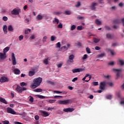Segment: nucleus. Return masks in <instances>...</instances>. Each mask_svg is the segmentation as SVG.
<instances>
[{"instance_id": "47", "label": "nucleus", "mask_w": 124, "mask_h": 124, "mask_svg": "<svg viewBox=\"0 0 124 124\" xmlns=\"http://www.w3.org/2000/svg\"><path fill=\"white\" fill-rule=\"evenodd\" d=\"M62 64H63V63H60L59 64H57V66L58 68H60L62 66Z\"/></svg>"}, {"instance_id": "52", "label": "nucleus", "mask_w": 124, "mask_h": 124, "mask_svg": "<svg viewBox=\"0 0 124 124\" xmlns=\"http://www.w3.org/2000/svg\"><path fill=\"white\" fill-rule=\"evenodd\" d=\"M26 85H27V83L25 82H23L20 83V86L21 87H24V86H26Z\"/></svg>"}, {"instance_id": "49", "label": "nucleus", "mask_w": 124, "mask_h": 124, "mask_svg": "<svg viewBox=\"0 0 124 124\" xmlns=\"http://www.w3.org/2000/svg\"><path fill=\"white\" fill-rule=\"evenodd\" d=\"M103 57H105V53H103L99 55V58H103Z\"/></svg>"}, {"instance_id": "28", "label": "nucleus", "mask_w": 124, "mask_h": 124, "mask_svg": "<svg viewBox=\"0 0 124 124\" xmlns=\"http://www.w3.org/2000/svg\"><path fill=\"white\" fill-rule=\"evenodd\" d=\"M35 93H41L42 92V89L40 88L36 89L34 90Z\"/></svg>"}, {"instance_id": "64", "label": "nucleus", "mask_w": 124, "mask_h": 124, "mask_svg": "<svg viewBox=\"0 0 124 124\" xmlns=\"http://www.w3.org/2000/svg\"><path fill=\"white\" fill-rule=\"evenodd\" d=\"M95 50L98 51V50H100V47L99 46H95Z\"/></svg>"}, {"instance_id": "63", "label": "nucleus", "mask_w": 124, "mask_h": 124, "mask_svg": "<svg viewBox=\"0 0 124 124\" xmlns=\"http://www.w3.org/2000/svg\"><path fill=\"white\" fill-rule=\"evenodd\" d=\"M108 65H114V62H110L108 63Z\"/></svg>"}, {"instance_id": "22", "label": "nucleus", "mask_w": 124, "mask_h": 124, "mask_svg": "<svg viewBox=\"0 0 124 124\" xmlns=\"http://www.w3.org/2000/svg\"><path fill=\"white\" fill-rule=\"evenodd\" d=\"M6 58V56H4L3 53L0 52V60H4Z\"/></svg>"}, {"instance_id": "20", "label": "nucleus", "mask_w": 124, "mask_h": 124, "mask_svg": "<svg viewBox=\"0 0 124 124\" xmlns=\"http://www.w3.org/2000/svg\"><path fill=\"white\" fill-rule=\"evenodd\" d=\"M49 58H47L44 60L43 63L46 64V65H48L49 64Z\"/></svg>"}, {"instance_id": "34", "label": "nucleus", "mask_w": 124, "mask_h": 124, "mask_svg": "<svg viewBox=\"0 0 124 124\" xmlns=\"http://www.w3.org/2000/svg\"><path fill=\"white\" fill-rule=\"evenodd\" d=\"M69 60H74V55L72 54L69 56Z\"/></svg>"}, {"instance_id": "48", "label": "nucleus", "mask_w": 124, "mask_h": 124, "mask_svg": "<svg viewBox=\"0 0 124 124\" xmlns=\"http://www.w3.org/2000/svg\"><path fill=\"white\" fill-rule=\"evenodd\" d=\"M77 30L78 31H82L83 30V26H78Z\"/></svg>"}, {"instance_id": "13", "label": "nucleus", "mask_w": 124, "mask_h": 124, "mask_svg": "<svg viewBox=\"0 0 124 124\" xmlns=\"http://www.w3.org/2000/svg\"><path fill=\"white\" fill-rule=\"evenodd\" d=\"M41 113L43 114V117H48V116H49V113L47 111L42 110Z\"/></svg>"}, {"instance_id": "39", "label": "nucleus", "mask_w": 124, "mask_h": 124, "mask_svg": "<svg viewBox=\"0 0 124 124\" xmlns=\"http://www.w3.org/2000/svg\"><path fill=\"white\" fill-rule=\"evenodd\" d=\"M87 58H88V55L87 54L84 55L83 57H82L83 61H84V60H86Z\"/></svg>"}, {"instance_id": "58", "label": "nucleus", "mask_w": 124, "mask_h": 124, "mask_svg": "<svg viewBox=\"0 0 124 124\" xmlns=\"http://www.w3.org/2000/svg\"><path fill=\"white\" fill-rule=\"evenodd\" d=\"M61 49H64L65 50V51H67V50H68V48H67V47H66V46H62V47H61Z\"/></svg>"}, {"instance_id": "36", "label": "nucleus", "mask_w": 124, "mask_h": 124, "mask_svg": "<svg viewBox=\"0 0 124 124\" xmlns=\"http://www.w3.org/2000/svg\"><path fill=\"white\" fill-rule=\"evenodd\" d=\"M57 28L58 29H62V23H60L58 25Z\"/></svg>"}, {"instance_id": "33", "label": "nucleus", "mask_w": 124, "mask_h": 124, "mask_svg": "<svg viewBox=\"0 0 124 124\" xmlns=\"http://www.w3.org/2000/svg\"><path fill=\"white\" fill-rule=\"evenodd\" d=\"M9 51V48L8 47H5L3 50V53H7Z\"/></svg>"}, {"instance_id": "17", "label": "nucleus", "mask_w": 124, "mask_h": 124, "mask_svg": "<svg viewBox=\"0 0 124 124\" xmlns=\"http://www.w3.org/2000/svg\"><path fill=\"white\" fill-rule=\"evenodd\" d=\"M14 72L15 74H16V75H19V74H20V73H21V71H20V70H19L18 69H15L14 70Z\"/></svg>"}, {"instance_id": "2", "label": "nucleus", "mask_w": 124, "mask_h": 124, "mask_svg": "<svg viewBox=\"0 0 124 124\" xmlns=\"http://www.w3.org/2000/svg\"><path fill=\"white\" fill-rule=\"evenodd\" d=\"M73 102V100L72 99H67L65 100H59L58 101V104L60 105H66V104H68L69 103H72Z\"/></svg>"}, {"instance_id": "60", "label": "nucleus", "mask_w": 124, "mask_h": 124, "mask_svg": "<svg viewBox=\"0 0 124 124\" xmlns=\"http://www.w3.org/2000/svg\"><path fill=\"white\" fill-rule=\"evenodd\" d=\"M3 124H9V121H4L2 122Z\"/></svg>"}, {"instance_id": "6", "label": "nucleus", "mask_w": 124, "mask_h": 124, "mask_svg": "<svg viewBox=\"0 0 124 124\" xmlns=\"http://www.w3.org/2000/svg\"><path fill=\"white\" fill-rule=\"evenodd\" d=\"M12 61L13 65H16L17 62H16V58L15 57V54L14 53H12Z\"/></svg>"}, {"instance_id": "25", "label": "nucleus", "mask_w": 124, "mask_h": 124, "mask_svg": "<svg viewBox=\"0 0 124 124\" xmlns=\"http://www.w3.org/2000/svg\"><path fill=\"white\" fill-rule=\"evenodd\" d=\"M8 31H14V29H13V27H12V25H9L8 26Z\"/></svg>"}, {"instance_id": "54", "label": "nucleus", "mask_w": 124, "mask_h": 124, "mask_svg": "<svg viewBox=\"0 0 124 124\" xmlns=\"http://www.w3.org/2000/svg\"><path fill=\"white\" fill-rule=\"evenodd\" d=\"M19 39L20 41H21V40H23V39H24V36L22 35L19 36Z\"/></svg>"}, {"instance_id": "59", "label": "nucleus", "mask_w": 124, "mask_h": 124, "mask_svg": "<svg viewBox=\"0 0 124 124\" xmlns=\"http://www.w3.org/2000/svg\"><path fill=\"white\" fill-rule=\"evenodd\" d=\"M93 86H98V82H93Z\"/></svg>"}, {"instance_id": "57", "label": "nucleus", "mask_w": 124, "mask_h": 124, "mask_svg": "<svg viewBox=\"0 0 124 124\" xmlns=\"http://www.w3.org/2000/svg\"><path fill=\"white\" fill-rule=\"evenodd\" d=\"M34 119L35 120H36V121H38V120H39V116L38 115L35 116Z\"/></svg>"}, {"instance_id": "41", "label": "nucleus", "mask_w": 124, "mask_h": 124, "mask_svg": "<svg viewBox=\"0 0 124 124\" xmlns=\"http://www.w3.org/2000/svg\"><path fill=\"white\" fill-rule=\"evenodd\" d=\"M29 32H31V29H28L25 31V34H29Z\"/></svg>"}, {"instance_id": "19", "label": "nucleus", "mask_w": 124, "mask_h": 124, "mask_svg": "<svg viewBox=\"0 0 124 124\" xmlns=\"http://www.w3.org/2000/svg\"><path fill=\"white\" fill-rule=\"evenodd\" d=\"M113 37H114V36L113 35V34H111L109 33L107 34V38L108 39H112L113 38Z\"/></svg>"}, {"instance_id": "46", "label": "nucleus", "mask_w": 124, "mask_h": 124, "mask_svg": "<svg viewBox=\"0 0 124 124\" xmlns=\"http://www.w3.org/2000/svg\"><path fill=\"white\" fill-rule=\"evenodd\" d=\"M37 96L39 98H41L42 99H43L45 98V96L41 95H37Z\"/></svg>"}, {"instance_id": "23", "label": "nucleus", "mask_w": 124, "mask_h": 124, "mask_svg": "<svg viewBox=\"0 0 124 124\" xmlns=\"http://www.w3.org/2000/svg\"><path fill=\"white\" fill-rule=\"evenodd\" d=\"M75 6L77 8H79V7H80V6H81V2H80V1L77 2V3L75 4Z\"/></svg>"}, {"instance_id": "61", "label": "nucleus", "mask_w": 124, "mask_h": 124, "mask_svg": "<svg viewBox=\"0 0 124 124\" xmlns=\"http://www.w3.org/2000/svg\"><path fill=\"white\" fill-rule=\"evenodd\" d=\"M2 20L3 21H7V20H8V18L6 16H3L2 18Z\"/></svg>"}, {"instance_id": "14", "label": "nucleus", "mask_w": 124, "mask_h": 124, "mask_svg": "<svg viewBox=\"0 0 124 124\" xmlns=\"http://www.w3.org/2000/svg\"><path fill=\"white\" fill-rule=\"evenodd\" d=\"M106 50L107 52H110L112 56H114V55H115V51L113 50H112L110 48H106Z\"/></svg>"}, {"instance_id": "45", "label": "nucleus", "mask_w": 124, "mask_h": 124, "mask_svg": "<svg viewBox=\"0 0 124 124\" xmlns=\"http://www.w3.org/2000/svg\"><path fill=\"white\" fill-rule=\"evenodd\" d=\"M54 15H61L62 12H55L54 13Z\"/></svg>"}, {"instance_id": "27", "label": "nucleus", "mask_w": 124, "mask_h": 124, "mask_svg": "<svg viewBox=\"0 0 124 124\" xmlns=\"http://www.w3.org/2000/svg\"><path fill=\"white\" fill-rule=\"evenodd\" d=\"M35 74V72L34 71H30L29 73V75L31 77L32 76H33Z\"/></svg>"}, {"instance_id": "3", "label": "nucleus", "mask_w": 124, "mask_h": 124, "mask_svg": "<svg viewBox=\"0 0 124 124\" xmlns=\"http://www.w3.org/2000/svg\"><path fill=\"white\" fill-rule=\"evenodd\" d=\"M16 90L18 93H22L24 91H27V89L25 87H21V86L19 85H17Z\"/></svg>"}, {"instance_id": "37", "label": "nucleus", "mask_w": 124, "mask_h": 124, "mask_svg": "<svg viewBox=\"0 0 124 124\" xmlns=\"http://www.w3.org/2000/svg\"><path fill=\"white\" fill-rule=\"evenodd\" d=\"M30 98L29 99V101L31 103L33 102V101H34L33 97L31 96H30Z\"/></svg>"}, {"instance_id": "40", "label": "nucleus", "mask_w": 124, "mask_h": 124, "mask_svg": "<svg viewBox=\"0 0 124 124\" xmlns=\"http://www.w3.org/2000/svg\"><path fill=\"white\" fill-rule=\"evenodd\" d=\"M56 48H61V43L58 42L56 44Z\"/></svg>"}, {"instance_id": "53", "label": "nucleus", "mask_w": 124, "mask_h": 124, "mask_svg": "<svg viewBox=\"0 0 124 124\" xmlns=\"http://www.w3.org/2000/svg\"><path fill=\"white\" fill-rule=\"evenodd\" d=\"M46 40H47V36H44L43 39V42L45 43V42H46Z\"/></svg>"}, {"instance_id": "7", "label": "nucleus", "mask_w": 124, "mask_h": 124, "mask_svg": "<svg viewBox=\"0 0 124 124\" xmlns=\"http://www.w3.org/2000/svg\"><path fill=\"white\" fill-rule=\"evenodd\" d=\"M20 10V9L15 8L11 11V14H12V15H19Z\"/></svg>"}, {"instance_id": "42", "label": "nucleus", "mask_w": 124, "mask_h": 124, "mask_svg": "<svg viewBox=\"0 0 124 124\" xmlns=\"http://www.w3.org/2000/svg\"><path fill=\"white\" fill-rule=\"evenodd\" d=\"M86 50L88 54H91V49L90 48L87 47Z\"/></svg>"}, {"instance_id": "62", "label": "nucleus", "mask_w": 124, "mask_h": 124, "mask_svg": "<svg viewBox=\"0 0 124 124\" xmlns=\"http://www.w3.org/2000/svg\"><path fill=\"white\" fill-rule=\"evenodd\" d=\"M78 80V78H75L72 80V82H75Z\"/></svg>"}, {"instance_id": "56", "label": "nucleus", "mask_w": 124, "mask_h": 124, "mask_svg": "<svg viewBox=\"0 0 124 124\" xmlns=\"http://www.w3.org/2000/svg\"><path fill=\"white\" fill-rule=\"evenodd\" d=\"M107 99H112V96L111 95H108L107 96Z\"/></svg>"}, {"instance_id": "16", "label": "nucleus", "mask_w": 124, "mask_h": 124, "mask_svg": "<svg viewBox=\"0 0 124 124\" xmlns=\"http://www.w3.org/2000/svg\"><path fill=\"white\" fill-rule=\"evenodd\" d=\"M118 62V64H120V65L121 66H123L124 65V60L123 59H119Z\"/></svg>"}, {"instance_id": "21", "label": "nucleus", "mask_w": 124, "mask_h": 124, "mask_svg": "<svg viewBox=\"0 0 124 124\" xmlns=\"http://www.w3.org/2000/svg\"><path fill=\"white\" fill-rule=\"evenodd\" d=\"M0 102H2V103H4L5 104H8L6 100H5V99H4L2 97H0Z\"/></svg>"}, {"instance_id": "1", "label": "nucleus", "mask_w": 124, "mask_h": 124, "mask_svg": "<svg viewBox=\"0 0 124 124\" xmlns=\"http://www.w3.org/2000/svg\"><path fill=\"white\" fill-rule=\"evenodd\" d=\"M42 82V78H34L33 80V84L31 85V89H35L37 88L39 86H40V84Z\"/></svg>"}, {"instance_id": "29", "label": "nucleus", "mask_w": 124, "mask_h": 124, "mask_svg": "<svg viewBox=\"0 0 124 124\" xmlns=\"http://www.w3.org/2000/svg\"><path fill=\"white\" fill-rule=\"evenodd\" d=\"M54 93H65V94H66V92H64L63 93L62 92H60L59 91H54Z\"/></svg>"}, {"instance_id": "11", "label": "nucleus", "mask_w": 124, "mask_h": 124, "mask_svg": "<svg viewBox=\"0 0 124 124\" xmlns=\"http://www.w3.org/2000/svg\"><path fill=\"white\" fill-rule=\"evenodd\" d=\"M83 69L82 68H76L72 70L73 73H78L79 72H82Z\"/></svg>"}, {"instance_id": "31", "label": "nucleus", "mask_w": 124, "mask_h": 124, "mask_svg": "<svg viewBox=\"0 0 124 124\" xmlns=\"http://www.w3.org/2000/svg\"><path fill=\"white\" fill-rule=\"evenodd\" d=\"M93 40L94 43H98V42H99L100 41V39L94 38Z\"/></svg>"}, {"instance_id": "43", "label": "nucleus", "mask_w": 124, "mask_h": 124, "mask_svg": "<svg viewBox=\"0 0 124 124\" xmlns=\"http://www.w3.org/2000/svg\"><path fill=\"white\" fill-rule=\"evenodd\" d=\"M76 29V26L73 25H72L71 28V31H74Z\"/></svg>"}, {"instance_id": "44", "label": "nucleus", "mask_w": 124, "mask_h": 124, "mask_svg": "<svg viewBox=\"0 0 124 124\" xmlns=\"http://www.w3.org/2000/svg\"><path fill=\"white\" fill-rule=\"evenodd\" d=\"M105 28L106 29V30H107V31H111V27L108 26H105Z\"/></svg>"}, {"instance_id": "10", "label": "nucleus", "mask_w": 124, "mask_h": 124, "mask_svg": "<svg viewBox=\"0 0 124 124\" xmlns=\"http://www.w3.org/2000/svg\"><path fill=\"white\" fill-rule=\"evenodd\" d=\"M113 70L114 71H116V72H117L116 79H119V78H120V76L121 75V71H122V69H113Z\"/></svg>"}, {"instance_id": "12", "label": "nucleus", "mask_w": 124, "mask_h": 124, "mask_svg": "<svg viewBox=\"0 0 124 124\" xmlns=\"http://www.w3.org/2000/svg\"><path fill=\"white\" fill-rule=\"evenodd\" d=\"M96 5H97V3L92 2L90 6L91 10H95V9H96V7H95Z\"/></svg>"}, {"instance_id": "26", "label": "nucleus", "mask_w": 124, "mask_h": 124, "mask_svg": "<svg viewBox=\"0 0 124 124\" xmlns=\"http://www.w3.org/2000/svg\"><path fill=\"white\" fill-rule=\"evenodd\" d=\"M95 23L97 25V26H100V25H101V21H100L98 19H96L95 21Z\"/></svg>"}, {"instance_id": "9", "label": "nucleus", "mask_w": 124, "mask_h": 124, "mask_svg": "<svg viewBox=\"0 0 124 124\" xmlns=\"http://www.w3.org/2000/svg\"><path fill=\"white\" fill-rule=\"evenodd\" d=\"M75 109L73 108H64L63 109V112H66V113H72V112H73V111H74Z\"/></svg>"}, {"instance_id": "8", "label": "nucleus", "mask_w": 124, "mask_h": 124, "mask_svg": "<svg viewBox=\"0 0 124 124\" xmlns=\"http://www.w3.org/2000/svg\"><path fill=\"white\" fill-rule=\"evenodd\" d=\"M105 86H106V82L105 81L100 82L99 86L100 90H105Z\"/></svg>"}, {"instance_id": "5", "label": "nucleus", "mask_w": 124, "mask_h": 124, "mask_svg": "<svg viewBox=\"0 0 124 124\" xmlns=\"http://www.w3.org/2000/svg\"><path fill=\"white\" fill-rule=\"evenodd\" d=\"M7 113H9L10 114H12V115H16V112L13 110L11 108H7Z\"/></svg>"}, {"instance_id": "24", "label": "nucleus", "mask_w": 124, "mask_h": 124, "mask_svg": "<svg viewBox=\"0 0 124 124\" xmlns=\"http://www.w3.org/2000/svg\"><path fill=\"white\" fill-rule=\"evenodd\" d=\"M73 62H74V60L69 59L66 61L67 64H71V63H73Z\"/></svg>"}, {"instance_id": "30", "label": "nucleus", "mask_w": 124, "mask_h": 124, "mask_svg": "<svg viewBox=\"0 0 124 124\" xmlns=\"http://www.w3.org/2000/svg\"><path fill=\"white\" fill-rule=\"evenodd\" d=\"M121 23V20L120 19H116L113 21L114 24H120Z\"/></svg>"}, {"instance_id": "18", "label": "nucleus", "mask_w": 124, "mask_h": 124, "mask_svg": "<svg viewBox=\"0 0 124 124\" xmlns=\"http://www.w3.org/2000/svg\"><path fill=\"white\" fill-rule=\"evenodd\" d=\"M3 31H4V33H5V34H7V26L4 25L3 26Z\"/></svg>"}, {"instance_id": "35", "label": "nucleus", "mask_w": 124, "mask_h": 124, "mask_svg": "<svg viewBox=\"0 0 124 124\" xmlns=\"http://www.w3.org/2000/svg\"><path fill=\"white\" fill-rule=\"evenodd\" d=\"M107 84H108V85H109L110 87H113L114 86V84L112 82H108L107 83Z\"/></svg>"}, {"instance_id": "38", "label": "nucleus", "mask_w": 124, "mask_h": 124, "mask_svg": "<svg viewBox=\"0 0 124 124\" xmlns=\"http://www.w3.org/2000/svg\"><path fill=\"white\" fill-rule=\"evenodd\" d=\"M56 40V37L54 36H51L50 37V41H55V40Z\"/></svg>"}, {"instance_id": "50", "label": "nucleus", "mask_w": 124, "mask_h": 124, "mask_svg": "<svg viewBox=\"0 0 124 124\" xmlns=\"http://www.w3.org/2000/svg\"><path fill=\"white\" fill-rule=\"evenodd\" d=\"M65 13L66 15H70V14H71V12L70 11H65Z\"/></svg>"}, {"instance_id": "15", "label": "nucleus", "mask_w": 124, "mask_h": 124, "mask_svg": "<svg viewBox=\"0 0 124 124\" xmlns=\"http://www.w3.org/2000/svg\"><path fill=\"white\" fill-rule=\"evenodd\" d=\"M36 19L37 21H40L43 19V16L40 15H38L36 17Z\"/></svg>"}, {"instance_id": "55", "label": "nucleus", "mask_w": 124, "mask_h": 124, "mask_svg": "<svg viewBox=\"0 0 124 124\" xmlns=\"http://www.w3.org/2000/svg\"><path fill=\"white\" fill-rule=\"evenodd\" d=\"M87 77H89V74H87L86 76L82 78V81H85V80H86V78H87Z\"/></svg>"}, {"instance_id": "51", "label": "nucleus", "mask_w": 124, "mask_h": 124, "mask_svg": "<svg viewBox=\"0 0 124 124\" xmlns=\"http://www.w3.org/2000/svg\"><path fill=\"white\" fill-rule=\"evenodd\" d=\"M56 100H53V99H50L49 100V103H55L56 102Z\"/></svg>"}, {"instance_id": "32", "label": "nucleus", "mask_w": 124, "mask_h": 124, "mask_svg": "<svg viewBox=\"0 0 124 124\" xmlns=\"http://www.w3.org/2000/svg\"><path fill=\"white\" fill-rule=\"evenodd\" d=\"M53 23L54 24H56V23L57 24V25L60 23V21L58 18H55V20L53 21Z\"/></svg>"}, {"instance_id": "4", "label": "nucleus", "mask_w": 124, "mask_h": 124, "mask_svg": "<svg viewBox=\"0 0 124 124\" xmlns=\"http://www.w3.org/2000/svg\"><path fill=\"white\" fill-rule=\"evenodd\" d=\"M9 78L7 77H2L0 78V83H5L6 82H9Z\"/></svg>"}]
</instances>
